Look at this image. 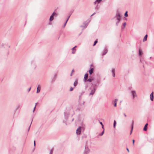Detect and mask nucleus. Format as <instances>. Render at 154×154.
Listing matches in <instances>:
<instances>
[{"instance_id":"09e8293b","label":"nucleus","mask_w":154,"mask_h":154,"mask_svg":"<svg viewBox=\"0 0 154 154\" xmlns=\"http://www.w3.org/2000/svg\"><path fill=\"white\" fill-rule=\"evenodd\" d=\"M19 106H18V108H17V109H18V108L19 107Z\"/></svg>"},{"instance_id":"c9c22d12","label":"nucleus","mask_w":154,"mask_h":154,"mask_svg":"<svg viewBox=\"0 0 154 154\" xmlns=\"http://www.w3.org/2000/svg\"><path fill=\"white\" fill-rule=\"evenodd\" d=\"M31 87H30L28 89V92H29L31 90Z\"/></svg>"},{"instance_id":"bb28decb","label":"nucleus","mask_w":154,"mask_h":154,"mask_svg":"<svg viewBox=\"0 0 154 154\" xmlns=\"http://www.w3.org/2000/svg\"><path fill=\"white\" fill-rule=\"evenodd\" d=\"M97 40H95L93 46H94L96 45V44L97 43Z\"/></svg>"},{"instance_id":"603ef678","label":"nucleus","mask_w":154,"mask_h":154,"mask_svg":"<svg viewBox=\"0 0 154 154\" xmlns=\"http://www.w3.org/2000/svg\"><path fill=\"white\" fill-rule=\"evenodd\" d=\"M122 28H124V26H123V27H122Z\"/></svg>"},{"instance_id":"8fccbe9b","label":"nucleus","mask_w":154,"mask_h":154,"mask_svg":"<svg viewBox=\"0 0 154 154\" xmlns=\"http://www.w3.org/2000/svg\"><path fill=\"white\" fill-rule=\"evenodd\" d=\"M151 58H152V57H150V59H151Z\"/></svg>"},{"instance_id":"9d476101","label":"nucleus","mask_w":154,"mask_h":154,"mask_svg":"<svg viewBox=\"0 0 154 154\" xmlns=\"http://www.w3.org/2000/svg\"><path fill=\"white\" fill-rule=\"evenodd\" d=\"M134 121H132V124H131V131H130V134H131V133H132V131H133V126H134Z\"/></svg>"},{"instance_id":"1a4fd4ad","label":"nucleus","mask_w":154,"mask_h":154,"mask_svg":"<svg viewBox=\"0 0 154 154\" xmlns=\"http://www.w3.org/2000/svg\"><path fill=\"white\" fill-rule=\"evenodd\" d=\"M88 77V73H86L85 75L84 79V82H85L86 81V80L87 79Z\"/></svg>"},{"instance_id":"7c9ffc66","label":"nucleus","mask_w":154,"mask_h":154,"mask_svg":"<svg viewBox=\"0 0 154 154\" xmlns=\"http://www.w3.org/2000/svg\"><path fill=\"white\" fill-rule=\"evenodd\" d=\"M102 0H96V1H97L98 3H99Z\"/></svg>"},{"instance_id":"49530a36","label":"nucleus","mask_w":154,"mask_h":154,"mask_svg":"<svg viewBox=\"0 0 154 154\" xmlns=\"http://www.w3.org/2000/svg\"><path fill=\"white\" fill-rule=\"evenodd\" d=\"M86 27H87V26L85 25V28H86Z\"/></svg>"},{"instance_id":"4c0bfd02","label":"nucleus","mask_w":154,"mask_h":154,"mask_svg":"<svg viewBox=\"0 0 154 154\" xmlns=\"http://www.w3.org/2000/svg\"><path fill=\"white\" fill-rule=\"evenodd\" d=\"M100 124L102 125H103V123L102 122H100Z\"/></svg>"},{"instance_id":"0eeeda50","label":"nucleus","mask_w":154,"mask_h":154,"mask_svg":"<svg viewBox=\"0 0 154 154\" xmlns=\"http://www.w3.org/2000/svg\"><path fill=\"white\" fill-rule=\"evenodd\" d=\"M150 97L151 100L152 101L154 99L153 92L150 94Z\"/></svg>"},{"instance_id":"3c124183","label":"nucleus","mask_w":154,"mask_h":154,"mask_svg":"<svg viewBox=\"0 0 154 154\" xmlns=\"http://www.w3.org/2000/svg\"><path fill=\"white\" fill-rule=\"evenodd\" d=\"M84 102H83V104H84Z\"/></svg>"},{"instance_id":"20e7f679","label":"nucleus","mask_w":154,"mask_h":154,"mask_svg":"<svg viewBox=\"0 0 154 154\" xmlns=\"http://www.w3.org/2000/svg\"><path fill=\"white\" fill-rule=\"evenodd\" d=\"M90 150L88 146H85V151L84 152V154H88L89 153Z\"/></svg>"},{"instance_id":"f257e3e1","label":"nucleus","mask_w":154,"mask_h":154,"mask_svg":"<svg viewBox=\"0 0 154 154\" xmlns=\"http://www.w3.org/2000/svg\"><path fill=\"white\" fill-rule=\"evenodd\" d=\"M121 17L120 13H119V12H117L116 14V16L114 17V19L116 18V20L117 21H118V20H121Z\"/></svg>"},{"instance_id":"2f4dec72","label":"nucleus","mask_w":154,"mask_h":154,"mask_svg":"<svg viewBox=\"0 0 154 154\" xmlns=\"http://www.w3.org/2000/svg\"><path fill=\"white\" fill-rule=\"evenodd\" d=\"M73 90V88L72 87H71L70 89V91H72Z\"/></svg>"},{"instance_id":"2eb2a0df","label":"nucleus","mask_w":154,"mask_h":154,"mask_svg":"<svg viewBox=\"0 0 154 154\" xmlns=\"http://www.w3.org/2000/svg\"><path fill=\"white\" fill-rule=\"evenodd\" d=\"M107 52H108L107 49L106 48L105 51H104L103 52V53L102 55L103 56V55H105L107 53Z\"/></svg>"},{"instance_id":"c756f323","label":"nucleus","mask_w":154,"mask_h":154,"mask_svg":"<svg viewBox=\"0 0 154 154\" xmlns=\"http://www.w3.org/2000/svg\"><path fill=\"white\" fill-rule=\"evenodd\" d=\"M32 121L31 122V123H30V125H29V128H28V131H29V129H30V126H31V125L32 123Z\"/></svg>"},{"instance_id":"39448f33","label":"nucleus","mask_w":154,"mask_h":154,"mask_svg":"<svg viewBox=\"0 0 154 154\" xmlns=\"http://www.w3.org/2000/svg\"><path fill=\"white\" fill-rule=\"evenodd\" d=\"M90 89L91 90V92L89 93V95H93L94 94V93L95 91V89L94 87L93 88H90Z\"/></svg>"},{"instance_id":"f3484780","label":"nucleus","mask_w":154,"mask_h":154,"mask_svg":"<svg viewBox=\"0 0 154 154\" xmlns=\"http://www.w3.org/2000/svg\"><path fill=\"white\" fill-rule=\"evenodd\" d=\"M118 100V99H115V100L114 101V106L115 107H116V104H117V102Z\"/></svg>"},{"instance_id":"412c9836","label":"nucleus","mask_w":154,"mask_h":154,"mask_svg":"<svg viewBox=\"0 0 154 154\" xmlns=\"http://www.w3.org/2000/svg\"><path fill=\"white\" fill-rule=\"evenodd\" d=\"M93 80V79H88V80H86V81H88V82H92Z\"/></svg>"},{"instance_id":"37998d69","label":"nucleus","mask_w":154,"mask_h":154,"mask_svg":"<svg viewBox=\"0 0 154 154\" xmlns=\"http://www.w3.org/2000/svg\"><path fill=\"white\" fill-rule=\"evenodd\" d=\"M127 151H128V152H129V150L128 148H127Z\"/></svg>"},{"instance_id":"72a5a7b5","label":"nucleus","mask_w":154,"mask_h":154,"mask_svg":"<svg viewBox=\"0 0 154 154\" xmlns=\"http://www.w3.org/2000/svg\"><path fill=\"white\" fill-rule=\"evenodd\" d=\"M36 103H35V106L34 107V109H33V112H34V110H35V109L36 107Z\"/></svg>"},{"instance_id":"f704fd0d","label":"nucleus","mask_w":154,"mask_h":154,"mask_svg":"<svg viewBox=\"0 0 154 154\" xmlns=\"http://www.w3.org/2000/svg\"><path fill=\"white\" fill-rule=\"evenodd\" d=\"M97 2V1H96V0L94 2V4H96Z\"/></svg>"},{"instance_id":"4be33fe9","label":"nucleus","mask_w":154,"mask_h":154,"mask_svg":"<svg viewBox=\"0 0 154 154\" xmlns=\"http://www.w3.org/2000/svg\"><path fill=\"white\" fill-rule=\"evenodd\" d=\"M116 124V122L115 120H114V124H113V127L114 128H115Z\"/></svg>"},{"instance_id":"a18cd8bd","label":"nucleus","mask_w":154,"mask_h":154,"mask_svg":"<svg viewBox=\"0 0 154 154\" xmlns=\"http://www.w3.org/2000/svg\"><path fill=\"white\" fill-rule=\"evenodd\" d=\"M72 75V73L71 72V74H70V76H71Z\"/></svg>"},{"instance_id":"393cba45","label":"nucleus","mask_w":154,"mask_h":154,"mask_svg":"<svg viewBox=\"0 0 154 154\" xmlns=\"http://www.w3.org/2000/svg\"><path fill=\"white\" fill-rule=\"evenodd\" d=\"M120 20H118V21H117L116 23V25L117 26H118V24Z\"/></svg>"},{"instance_id":"b1692460","label":"nucleus","mask_w":154,"mask_h":154,"mask_svg":"<svg viewBox=\"0 0 154 154\" xmlns=\"http://www.w3.org/2000/svg\"><path fill=\"white\" fill-rule=\"evenodd\" d=\"M123 26H124V28H122V29H124L125 27V26L126 25V23L125 22L123 24Z\"/></svg>"},{"instance_id":"cd10ccee","label":"nucleus","mask_w":154,"mask_h":154,"mask_svg":"<svg viewBox=\"0 0 154 154\" xmlns=\"http://www.w3.org/2000/svg\"><path fill=\"white\" fill-rule=\"evenodd\" d=\"M104 130H103V131L100 134V136H102L103 134L104 133Z\"/></svg>"},{"instance_id":"de8ad7c7","label":"nucleus","mask_w":154,"mask_h":154,"mask_svg":"<svg viewBox=\"0 0 154 154\" xmlns=\"http://www.w3.org/2000/svg\"><path fill=\"white\" fill-rule=\"evenodd\" d=\"M74 47H75V48L77 47V46H75Z\"/></svg>"},{"instance_id":"473e14b6","label":"nucleus","mask_w":154,"mask_h":154,"mask_svg":"<svg viewBox=\"0 0 154 154\" xmlns=\"http://www.w3.org/2000/svg\"><path fill=\"white\" fill-rule=\"evenodd\" d=\"M135 140L134 139H133L132 140V142H133V145H134V143Z\"/></svg>"},{"instance_id":"aec40b11","label":"nucleus","mask_w":154,"mask_h":154,"mask_svg":"<svg viewBox=\"0 0 154 154\" xmlns=\"http://www.w3.org/2000/svg\"><path fill=\"white\" fill-rule=\"evenodd\" d=\"M69 17H70V16H69L68 17V18L67 19V20H66V21L65 23V24H64V26H63V27H65V26H66V23H67V21H68V19H69Z\"/></svg>"},{"instance_id":"423d86ee","label":"nucleus","mask_w":154,"mask_h":154,"mask_svg":"<svg viewBox=\"0 0 154 154\" xmlns=\"http://www.w3.org/2000/svg\"><path fill=\"white\" fill-rule=\"evenodd\" d=\"M81 127H79L77 129L76 131V133L77 135H79L80 134L81 132Z\"/></svg>"},{"instance_id":"6ab92c4d","label":"nucleus","mask_w":154,"mask_h":154,"mask_svg":"<svg viewBox=\"0 0 154 154\" xmlns=\"http://www.w3.org/2000/svg\"><path fill=\"white\" fill-rule=\"evenodd\" d=\"M142 55V51L140 49H139V55L140 56H141Z\"/></svg>"},{"instance_id":"f8f14e48","label":"nucleus","mask_w":154,"mask_h":154,"mask_svg":"<svg viewBox=\"0 0 154 154\" xmlns=\"http://www.w3.org/2000/svg\"><path fill=\"white\" fill-rule=\"evenodd\" d=\"M148 125V124L146 123L145 124V126L143 128V130L144 131H146L147 130V126Z\"/></svg>"},{"instance_id":"e433bc0d","label":"nucleus","mask_w":154,"mask_h":154,"mask_svg":"<svg viewBox=\"0 0 154 154\" xmlns=\"http://www.w3.org/2000/svg\"><path fill=\"white\" fill-rule=\"evenodd\" d=\"M34 146H35V141H34Z\"/></svg>"},{"instance_id":"5701e85b","label":"nucleus","mask_w":154,"mask_h":154,"mask_svg":"<svg viewBox=\"0 0 154 154\" xmlns=\"http://www.w3.org/2000/svg\"><path fill=\"white\" fill-rule=\"evenodd\" d=\"M99 8V7L98 6V5H97L96 6L95 8V9L96 10H98Z\"/></svg>"},{"instance_id":"ea45409f","label":"nucleus","mask_w":154,"mask_h":154,"mask_svg":"<svg viewBox=\"0 0 154 154\" xmlns=\"http://www.w3.org/2000/svg\"><path fill=\"white\" fill-rule=\"evenodd\" d=\"M64 114L65 116V118H66V120H67V119H66V117L65 113V112L64 113Z\"/></svg>"},{"instance_id":"ddd939ff","label":"nucleus","mask_w":154,"mask_h":154,"mask_svg":"<svg viewBox=\"0 0 154 154\" xmlns=\"http://www.w3.org/2000/svg\"><path fill=\"white\" fill-rule=\"evenodd\" d=\"M112 76L113 77H115V69H112Z\"/></svg>"},{"instance_id":"dca6fc26","label":"nucleus","mask_w":154,"mask_h":154,"mask_svg":"<svg viewBox=\"0 0 154 154\" xmlns=\"http://www.w3.org/2000/svg\"><path fill=\"white\" fill-rule=\"evenodd\" d=\"M78 83V80H75L74 83V84H73L74 86L75 87L76 86H77V85Z\"/></svg>"},{"instance_id":"9b49d317","label":"nucleus","mask_w":154,"mask_h":154,"mask_svg":"<svg viewBox=\"0 0 154 154\" xmlns=\"http://www.w3.org/2000/svg\"><path fill=\"white\" fill-rule=\"evenodd\" d=\"M94 69L93 68H91V69L89 70V74L91 75L92 74L94 71Z\"/></svg>"},{"instance_id":"a878e982","label":"nucleus","mask_w":154,"mask_h":154,"mask_svg":"<svg viewBox=\"0 0 154 154\" xmlns=\"http://www.w3.org/2000/svg\"><path fill=\"white\" fill-rule=\"evenodd\" d=\"M124 15L125 17H127L128 16V12L126 11L125 14Z\"/></svg>"},{"instance_id":"58836bf2","label":"nucleus","mask_w":154,"mask_h":154,"mask_svg":"<svg viewBox=\"0 0 154 154\" xmlns=\"http://www.w3.org/2000/svg\"><path fill=\"white\" fill-rule=\"evenodd\" d=\"M124 116H125V117H126V115L125 114V113H124Z\"/></svg>"},{"instance_id":"79ce46f5","label":"nucleus","mask_w":154,"mask_h":154,"mask_svg":"<svg viewBox=\"0 0 154 154\" xmlns=\"http://www.w3.org/2000/svg\"><path fill=\"white\" fill-rule=\"evenodd\" d=\"M102 128H103V129H104V126H103V125H102Z\"/></svg>"},{"instance_id":"c85d7f7f","label":"nucleus","mask_w":154,"mask_h":154,"mask_svg":"<svg viewBox=\"0 0 154 154\" xmlns=\"http://www.w3.org/2000/svg\"><path fill=\"white\" fill-rule=\"evenodd\" d=\"M53 149H51L50 150L49 154H52L53 152Z\"/></svg>"},{"instance_id":"c03bdc74","label":"nucleus","mask_w":154,"mask_h":154,"mask_svg":"<svg viewBox=\"0 0 154 154\" xmlns=\"http://www.w3.org/2000/svg\"><path fill=\"white\" fill-rule=\"evenodd\" d=\"M74 72V70L73 69L72 71V73Z\"/></svg>"},{"instance_id":"4468645a","label":"nucleus","mask_w":154,"mask_h":154,"mask_svg":"<svg viewBox=\"0 0 154 154\" xmlns=\"http://www.w3.org/2000/svg\"><path fill=\"white\" fill-rule=\"evenodd\" d=\"M148 37V35L147 34H146L144 36L143 39V42H145V41H146L147 40V38Z\"/></svg>"},{"instance_id":"6e6552de","label":"nucleus","mask_w":154,"mask_h":154,"mask_svg":"<svg viewBox=\"0 0 154 154\" xmlns=\"http://www.w3.org/2000/svg\"><path fill=\"white\" fill-rule=\"evenodd\" d=\"M41 88L40 85H38V87L37 88L36 93H39L40 92V91Z\"/></svg>"},{"instance_id":"a211bd4d","label":"nucleus","mask_w":154,"mask_h":154,"mask_svg":"<svg viewBox=\"0 0 154 154\" xmlns=\"http://www.w3.org/2000/svg\"><path fill=\"white\" fill-rule=\"evenodd\" d=\"M72 54H74L75 53L76 49L75 48V47H73L72 48Z\"/></svg>"},{"instance_id":"f03ea898","label":"nucleus","mask_w":154,"mask_h":154,"mask_svg":"<svg viewBox=\"0 0 154 154\" xmlns=\"http://www.w3.org/2000/svg\"><path fill=\"white\" fill-rule=\"evenodd\" d=\"M55 15L57 16V14L54 12L52 13L49 19V20L50 21H51L53 20L54 16Z\"/></svg>"},{"instance_id":"a19ab883","label":"nucleus","mask_w":154,"mask_h":154,"mask_svg":"<svg viewBox=\"0 0 154 154\" xmlns=\"http://www.w3.org/2000/svg\"><path fill=\"white\" fill-rule=\"evenodd\" d=\"M96 14L95 12L91 16H92Z\"/></svg>"},{"instance_id":"7ed1b4c3","label":"nucleus","mask_w":154,"mask_h":154,"mask_svg":"<svg viewBox=\"0 0 154 154\" xmlns=\"http://www.w3.org/2000/svg\"><path fill=\"white\" fill-rule=\"evenodd\" d=\"M131 93L132 96L133 98L134 99L135 97H137V95L136 93V92L135 91H131Z\"/></svg>"}]
</instances>
